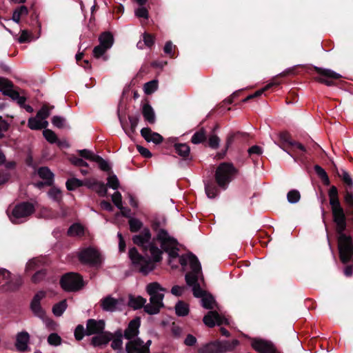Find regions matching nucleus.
Listing matches in <instances>:
<instances>
[{
    "instance_id": "nucleus-50",
    "label": "nucleus",
    "mask_w": 353,
    "mask_h": 353,
    "mask_svg": "<svg viewBox=\"0 0 353 353\" xmlns=\"http://www.w3.org/2000/svg\"><path fill=\"white\" fill-rule=\"evenodd\" d=\"M93 190H94L100 196L104 197L107 196V186L103 182L98 181Z\"/></svg>"
},
{
    "instance_id": "nucleus-45",
    "label": "nucleus",
    "mask_w": 353,
    "mask_h": 353,
    "mask_svg": "<svg viewBox=\"0 0 353 353\" xmlns=\"http://www.w3.org/2000/svg\"><path fill=\"white\" fill-rule=\"evenodd\" d=\"M207 140L208 145L212 149H217L219 147L221 139L216 134L210 133Z\"/></svg>"
},
{
    "instance_id": "nucleus-33",
    "label": "nucleus",
    "mask_w": 353,
    "mask_h": 353,
    "mask_svg": "<svg viewBox=\"0 0 353 353\" xmlns=\"http://www.w3.org/2000/svg\"><path fill=\"white\" fill-rule=\"evenodd\" d=\"M189 264L191 272L202 274L201 265L197 256L191 252H189Z\"/></svg>"
},
{
    "instance_id": "nucleus-36",
    "label": "nucleus",
    "mask_w": 353,
    "mask_h": 353,
    "mask_svg": "<svg viewBox=\"0 0 353 353\" xmlns=\"http://www.w3.org/2000/svg\"><path fill=\"white\" fill-rule=\"evenodd\" d=\"M217 317H219V313L216 311H210L204 316L203 321L208 327H213L216 325V318Z\"/></svg>"
},
{
    "instance_id": "nucleus-21",
    "label": "nucleus",
    "mask_w": 353,
    "mask_h": 353,
    "mask_svg": "<svg viewBox=\"0 0 353 353\" xmlns=\"http://www.w3.org/2000/svg\"><path fill=\"white\" fill-rule=\"evenodd\" d=\"M250 134L247 132L237 131L230 132L227 135L225 142L227 146L230 147L234 143H243L248 141Z\"/></svg>"
},
{
    "instance_id": "nucleus-55",
    "label": "nucleus",
    "mask_w": 353,
    "mask_h": 353,
    "mask_svg": "<svg viewBox=\"0 0 353 353\" xmlns=\"http://www.w3.org/2000/svg\"><path fill=\"white\" fill-rule=\"evenodd\" d=\"M69 160L72 164L78 167H85L88 168V163L83 160V159L77 157L76 156H72L69 158Z\"/></svg>"
},
{
    "instance_id": "nucleus-20",
    "label": "nucleus",
    "mask_w": 353,
    "mask_h": 353,
    "mask_svg": "<svg viewBox=\"0 0 353 353\" xmlns=\"http://www.w3.org/2000/svg\"><path fill=\"white\" fill-rule=\"evenodd\" d=\"M344 202L346 205L347 212L345 213L346 216V224L347 221L350 223V226L353 230V193L348 190H346L344 196ZM343 210H345L343 209ZM345 212V211H344Z\"/></svg>"
},
{
    "instance_id": "nucleus-4",
    "label": "nucleus",
    "mask_w": 353,
    "mask_h": 353,
    "mask_svg": "<svg viewBox=\"0 0 353 353\" xmlns=\"http://www.w3.org/2000/svg\"><path fill=\"white\" fill-rule=\"evenodd\" d=\"M180 243L176 239L167 234L165 231H161L156 236V264L161 262L163 253L168 254V265L172 269H177L179 265L174 264L173 261L179 256Z\"/></svg>"
},
{
    "instance_id": "nucleus-18",
    "label": "nucleus",
    "mask_w": 353,
    "mask_h": 353,
    "mask_svg": "<svg viewBox=\"0 0 353 353\" xmlns=\"http://www.w3.org/2000/svg\"><path fill=\"white\" fill-rule=\"evenodd\" d=\"M105 321L103 320H95L89 319L86 321V335L91 336L99 334L104 332Z\"/></svg>"
},
{
    "instance_id": "nucleus-64",
    "label": "nucleus",
    "mask_w": 353,
    "mask_h": 353,
    "mask_svg": "<svg viewBox=\"0 0 353 353\" xmlns=\"http://www.w3.org/2000/svg\"><path fill=\"white\" fill-rule=\"evenodd\" d=\"M193 295L196 298H203L205 294V291L201 289L199 283L192 287Z\"/></svg>"
},
{
    "instance_id": "nucleus-22",
    "label": "nucleus",
    "mask_w": 353,
    "mask_h": 353,
    "mask_svg": "<svg viewBox=\"0 0 353 353\" xmlns=\"http://www.w3.org/2000/svg\"><path fill=\"white\" fill-rule=\"evenodd\" d=\"M30 334L26 331L19 332L16 336L15 346L18 351L24 352L28 349Z\"/></svg>"
},
{
    "instance_id": "nucleus-30",
    "label": "nucleus",
    "mask_w": 353,
    "mask_h": 353,
    "mask_svg": "<svg viewBox=\"0 0 353 353\" xmlns=\"http://www.w3.org/2000/svg\"><path fill=\"white\" fill-rule=\"evenodd\" d=\"M112 334H113V338L111 340V341H112V343H111V347L114 350L122 349V345H123V339H122L123 337L122 330L118 329L117 330H116L114 332V333H112Z\"/></svg>"
},
{
    "instance_id": "nucleus-58",
    "label": "nucleus",
    "mask_w": 353,
    "mask_h": 353,
    "mask_svg": "<svg viewBox=\"0 0 353 353\" xmlns=\"http://www.w3.org/2000/svg\"><path fill=\"white\" fill-rule=\"evenodd\" d=\"M108 49L101 44L95 46L93 49V56L96 59H99L107 52Z\"/></svg>"
},
{
    "instance_id": "nucleus-38",
    "label": "nucleus",
    "mask_w": 353,
    "mask_h": 353,
    "mask_svg": "<svg viewBox=\"0 0 353 353\" xmlns=\"http://www.w3.org/2000/svg\"><path fill=\"white\" fill-rule=\"evenodd\" d=\"M49 196L56 201L59 205L62 203V193L60 189L52 186L48 192Z\"/></svg>"
},
{
    "instance_id": "nucleus-27",
    "label": "nucleus",
    "mask_w": 353,
    "mask_h": 353,
    "mask_svg": "<svg viewBox=\"0 0 353 353\" xmlns=\"http://www.w3.org/2000/svg\"><path fill=\"white\" fill-rule=\"evenodd\" d=\"M154 43V37L147 32H145L142 35V39H141L137 44V46L139 49L150 48Z\"/></svg>"
},
{
    "instance_id": "nucleus-29",
    "label": "nucleus",
    "mask_w": 353,
    "mask_h": 353,
    "mask_svg": "<svg viewBox=\"0 0 353 353\" xmlns=\"http://www.w3.org/2000/svg\"><path fill=\"white\" fill-rule=\"evenodd\" d=\"M128 305L134 310H138L144 306L146 299L141 296H134L132 294L129 295Z\"/></svg>"
},
{
    "instance_id": "nucleus-26",
    "label": "nucleus",
    "mask_w": 353,
    "mask_h": 353,
    "mask_svg": "<svg viewBox=\"0 0 353 353\" xmlns=\"http://www.w3.org/2000/svg\"><path fill=\"white\" fill-rule=\"evenodd\" d=\"M143 103L141 112L144 119L153 123L154 122V112L152 107L149 104V101L145 99Z\"/></svg>"
},
{
    "instance_id": "nucleus-49",
    "label": "nucleus",
    "mask_w": 353,
    "mask_h": 353,
    "mask_svg": "<svg viewBox=\"0 0 353 353\" xmlns=\"http://www.w3.org/2000/svg\"><path fill=\"white\" fill-rule=\"evenodd\" d=\"M141 134L148 142L154 143V133L152 132L150 128H142L141 130Z\"/></svg>"
},
{
    "instance_id": "nucleus-59",
    "label": "nucleus",
    "mask_w": 353,
    "mask_h": 353,
    "mask_svg": "<svg viewBox=\"0 0 353 353\" xmlns=\"http://www.w3.org/2000/svg\"><path fill=\"white\" fill-rule=\"evenodd\" d=\"M48 343L51 345H59L61 343V338L57 333H51L48 337Z\"/></svg>"
},
{
    "instance_id": "nucleus-15",
    "label": "nucleus",
    "mask_w": 353,
    "mask_h": 353,
    "mask_svg": "<svg viewBox=\"0 0 353 353\" xmlns=\"http://www.w3.org/2000/svg\"><path fill=\"white\" fill-rule=\"evenodd\" d=\"M123 304V299H115L108 295L100 301V306L103 311L114 312L118 309V306Z\"/></svg>"
},
{
    "instance_id": "nucleus-6",
    "label": "nucleus",
    "mask_w": 353,
    "mask_h": 353,
    "mask_svg": "<svg viewBox=\"0 0 353 353\" xmlns=\"http://www.w3.org/2000/svg\"><path fill=\"white\" fill-rule=\"evenodd\" d=\"M239 341L236 339L232 341H214L205 343L199 348L200 353H224L232 351Z\"/></svg>"
},
{
    "instance_id": "nucleus-25",
    "label": "nucleus",
    "mask_w": 353,
    "mask_h": 353,
    "mask_svg": "<svg viewBox=\"0 0 353 353\" xmlns=\"http://www.w3.org/2000/svg\"><path fill=\"white\" fill-rule=\"evenodd\" d=\"M147 292L150 295V304L145 305L144 310L149 314H154V282H152L147 286Z\"/></svg>"
},
{
    "instance_id": "nucleus-57",
    "label": "nucleus",
    "mask_w": 353,
    "mask_h": 353,
    "mask_svg": "<svg viewBox=\"0 0 353 353\" xmlns=\"http://www.w3.org/2000/svg\"><path fill=\"white\" fill-rule=\"evenodd\" d=\"M202 306L208 310H211L213 307V303H214V299L212 296H203L201 299Z\"/></svg>"
},
{
    "instance_id": "nucleus-46",
    "label": "nucleus",
    "mask_w": 353,
    "mask_h": 353,
    "mask_svg": "<svg viewBox=\"0 0 353 353\" xmlns=\"http://www.w3.org/2000/svg\"><path fill=\"white\" fill-rule=\"evenodd\" d=\"M43 135L45 139L50 143H54L58 141L57 134L52 130L46 129L43 131Z\"/></svg>"
},
{
    "instance_id": "nucleus-2",
    "label": "nucleus",
    "mask_w": 353,
    "mask_h": 353,
    "mask_svg": "<svg viewBox=\"0 0 353 353\" xmlns=\"http://www.w3.org/2000/svg\"><path fill=\"white\" fill-rule=\"evenodd\" d=\"M150 239V230L144 228L139 234L132 237L133 243L141 247L143 255L135 247L130 248L128 252L133 266L139 269V272L143 275L148 274L154 269V238L149 243Z\"/></svg>"
},
{
    "instance_id": "nucleus-8",
    "label": "nucleus",
    "mask_w": 353,
    "mask_h": 353,
    "mask_svg": "<svg viewBox=\"0 0 353 353\" xmlns=\"http://www.w3.org/2000/svg\"><path fill=\"white\" fill-rule=\"evenodd\" d=\"M77 256L81 263L88 265L92 268H99L102 264V257L100 252L92 247L82 249L79 252Z\"/></svg>"
},
{
    "instance_id": "nucleus-10",
    "label": "nucleus",
    "mask_w": 353,
    "mask_h": 353,
    "mask_svg": "<svg viewBox=\"0 0 353 353\" xmlns=\"http://www.w3.org/2000/svg\"><path fill=\"white\" fill-rule=\"evenodd\" d=\"M279 141L281 142L280 147L290 154L291 150H295L298 149L303 152H306L305 147L299 142L293 141L291 138V135L288 132H281L279 134Z\"/></svg>"
},
{
    "instance_id": "nucleus-48",
    "label": "nucleus",
    "mask_w": 353,
    "mask_h": 353,
    "mask_svg": "<svg viewBox=\"0 0 353 353\" xmlns=\"http://www.w3.org/2000/svg\"><path fill=\"white\" fill-rule=\"evenodd\" d=\"M287 199L288 202L291 203H296L301 199L300 192L296 190H292L288 192L287 194Z\"/></svg>"
},
{
    "instance_id": "nucleus-35",
    "label": "nucleus",
    "mask_w": 353,
    "mask_h": 353,
    "mask_svg": "<svg viewBox=\"0 0 353 353\" xmlns=\"http://www.w3.org/2000/svg\"><path fill=\"white\" fill-rule=\"evenodd\" d=\"M28 9L25 6L17 7L13 12L12 20L17 23L21 21V17L28 15Z\"/></svg>"
},
{
    "instance_id": "nucleus-43",
    "label": "nucleus",
    "mask_w": 353,
    "mask_h": 353,
    "mask_svg": "<svg viewBox=\"0 0 353 353\" xmlns=\"http://www.w3.org/2000/svg\"><path fill=\"white\" fill-rule=\"evenodd\" d=\"M94 162H96L98 164L99 168L101 170L108 172H111V166L108 163V161L103 159L99 155L95 157V158L94 159Z\"/></svg>"
},
{
    "instance_id": "nucleus-11",
    "label": "nucleus",
    "mask_w": 353,
    "mask_h": 353,
    "mask_svg": "<svg viewBox=\"0 0 353 353\" xmlns=\"http://www.w3.org/2000/svg\"><path fill=\"white\" fill-rule=\"evenodd\" d=\"M250 345L259 353H281L272 341L263 339L252 338Z\"/></svg>"
},
{
    "instance_id": "nucleus-1",
    "label": "nucleus",
    "mask_w": 353,
    "mask_h": 353,
    "mask_svg": "<svg viewBox=\"0 0 353 353\" xmlns=\"http://www.w3.org/2000/svg\"><path fill=\"white\" fill-rule=\"evenodd\" d=\"M328 196L332 220L335 224L336 232L338 235L339 259L345 265L343 271L344 274L346 276H351L353 274V240L352 236L346 233V216L341 204L338 189L336 186L332 185L330 188Z\"/></svg>"
},
{
    "instance_id": "nucleus-31",
    "label": "nucleus",
    "mask_w": 353,
    "mask_h": 353,
    "mask_svg": "<svg viewBox=\"0 0 353 353\" xmlns=\"http://www.w3.org/2000/svg\"><path fill=\"white\" fill-rule=\"evenodd\" d=\"M208 140V134L204 128H200L191 137V142L194 144L204 143Z\"/></svg>"
},
{
    "instance_id": "nucleus-37",
    "label": "nucleus",
    "mask_w": 353,
    "mask_h": 353,
    "mask_svg": "<svg viewBox=\"0 0 353 353\" xmlns=\"http://www.w3.org/2000/svg\"><path fill=\"white\" fill-rule=\"evenodd\" d=\"M67 234L70 236H81L84 234V228L80 223H73L69 227Z\"/></svg>"
},
{
    "instance_id": "nucleus-52",
    "label": "nucleus",
    "mask_w": 353,
    "mask_h": 353,
    "mask_svg": "<svg viewBox=\"0 0 353 353\" xmlns=\"http://www.w3.org/2000/svg\"><path fill=\"white\" fill-rule=\"evenodd\" d=\"M79 155L82 158H84L85 159L94 162V159L95 157H97V154H94L92 151L83 149V150H78Z\"/></svg>"
},
{
    "instance_id": "nucleus-9",
    "label": "nucleus",
    "mask_w": 353,
    "mask_h": 353,
    "mask_svg": "<svg viewBox=\"0 0 353 353\" xmlns=\"http://www.w3.org/2000/svg\"><path fill=\"white\" fill-rule=\"evenodd\" d=\"M309 70L311 73L315 72L319 75L314 77L315 81L327 86L335 85V81L341 78V74L330 69L311 66Z\"/></svg>"
},
{
    "instance_id": "nucleus-51",
    "label": "nucleus",
    "mask_w": 353,
    "mask_h": 353,
    "mask_svg": "<svg viewBox=\"0 0 353 353\" xmlns=\"http://www.w3.org/2000/svg\"><path fill=\"white\" fill-rule=\"evenodd\" d=\"M22 283V279L21 277H18L14 280H12L8 282L7 290H9L10 291H15L19 288Z\"/></svg>"
},
{
    "instance_id": "nucleus-60",
    "label": "nucleus",
    "mask_w": 353,
    "mask_h": 353,
    "mask_svg": "<svg viewBox=\"0 0 353 353\" xmlns=\"http://www.w3.org/2000/svg\"><path fill=\"white\" fill-rule=\"evenodd\" d=\"M52 123L58 128H63L65 126V119L60 116H54L52 118Z\"/></svg>"
},
{
    "instance_id": "nucleus-54",
    "label": "nucleus",
    "mask_w": 353,
    "mask_h": 353,
    "mask_svg": "<svg viewBox=\"0 0 353 353\" xmlns=\"http://www.w3.org/2000/svg\"><path fill=\"white\" fill-rule=\"evenodd\" d=\"M86 335V328L83 325H78L74 330V337L77 341H81Z\"/></svg>"
},
{
    "instance_id": "nucleus-14",
    "label": "nucleus",
    "mask_w": 353,
    "mask_h": 353,
    "mask_svg": "<svg viewBox=\"0 0 353 353\" xmlns=\"http://www.w3.org/2000/svg\"><path fill=\"white\" fill-rule=\"evenodd\" d=\"M46 296V292L45 291H39L34 294L30 303V309L34 314L42 319L46 316V312L41 306L40 302Z\"/></svg>"
},
{
    "instance_id": "nucleus-32",
    "label": "nucleus",
    "mask_w": 353,
    "mask_h": 353,
    "mask_svg": "<svg viewBox=\"0 0 353 353\" xmlns=\"http://www.w3.org/2000/svg\"><path fill=\"white\" fill-rule=\"evenodd\" d=\"M167 225V219L163 214H156V236L161 231H165L169 234L165 227Z\"/></svg>"
},
{
    "instance_id": "nucleus-44",
    "label": "nucleus",
    "mask_w": 353,
    "mask_h": 353,
    "mask_svg": "<svg viewBox=\"0 0 353 353\" xmlns=\"http://www.w3.org/2000/svg\"><path fill=\"white\" fill-rule=\"evenodd\" d=\"M128 119L130 124V130H127L123 125L122 126L126 134L130 136L131 134H134L135 132L136 128L139 123V118L137 116H129Z\"/></svg>"
},
{
    "instance_id": "nucleus-28",
    "label": "nucleus",
    "mask_w": 353,
    "mask_h": 353,
    "mask_svg": "<svg viewBox=\"0 0 353 353\" xmlns=\"http://www.w3.org/2000/svg\"><path fill=\"white\" fill-rule=\"evenodd\" d=\"M99 44L107 48L108 50L112 46L114 39L112 33L109 31H105L100 34L99 37Z\"/></svg>"
},
{
    "instance_id": "nucleus-23",
    "label": "nucleus",
    "mask_w": 353,
    "mask_h": 353,
    "mask_svg": "<svg viewBox=\"0 0 353 353\" xmlns=\"http://www.w3.org/2000/svg\"><path fill=\"white\" fill-rule=\"evenodd\" d=\"M113 338V334L110 332H103L91 339L90 344L94 347H100L107 345Z\"/></svg>"
},
{
    "instance_id": "nucleus-7",
    "label": "nucleus",
    "mask_w": 353,
    "mask_h": 353,
    "mask_svg": "<svg viewBox=\"0 0 353 353\" xmlns=\"http://www.w3.org/2000/svg\"><path fill=\"white\" fill-rule=\"evenodd\" d=\"M60 285L66 292H77L83 288L85 283L81 274L68 272L61 276Z\"/></svg>"
},
{
    "instance_id": "nucleus-34",
    "label": "nucleus",
    "mask_w": 353,
    "mask_h": 353,
    "mask_svg": "<svg viewBox=\"0 0 353 353\" xmlns=\"http://www.w3.org/2000/svg\"><path fill=\"white\" fill-rule=\"evenodd\" d=\"M175 312L178 316H185L189 314V305L183 301H179L175 305Z\"/></svg>"
},
{
    "instance_id": "nucleus-63",
    "label": "nucleus",
    "mask_w": 353,
    "mask_h": 353,
    "mask_svg": "<svg viewBox=\"0 0 353 353\" xmlns=\"http://www.w3.org/2000/svg\"><path fill=\"white\" fill-rule=\"evenodd\" d=\"M112 201L117 208H121L122 207V196L119 192L117 191L112 194Z\"/></svg>"
},
{
    "instance_id": "nucleus-62",
    "label": "nucleus",
    "mask_w": 353,
    "mask_h": 353,
    "mask_svg": "<svg viewBox=\"0 0 353 353\" xmlns=\"http://www.w3.org/2000/svg\"><path fill=\"white\" fill-rule=\"evenodd\" d=\"M31 34L27 30L21 31V35L18 38V41L20 43H24L30 41Z\"/></svg>"
},
{
    "instance_id": "nucleus-17",
    "label": "nucleus",
    "mask_w": 353,
    "mask_h": 353,
    "mask_svg": "<svg viewBox=\"0 0 353 353\" xmlns=\"http://www.w3.org/2000/svg\"><path fill=\"white\" fill-rule=\"evenodd\" d=\"M143 341L137 338L133 341H130L126 343L125 350L127 353H150L149 347L143 345Z\"/></svg>"
},
{
    "instance_id": "nucleus-40",
    "label": "nucleus",
    "mask_w": 353,
    "mask_h": 353,
    "mask_svg": "<svg viewBox=\"0 0 353 353\" xmlns=\"http://www.w3.org/2000/svg\"><path fill=\"white\" fill-rule=\"evenodd\" d=\"M67 308L66 300H62L59 303L54 305L52 307V312L57 316H60L63 314Z\"/></svg>"
},
{
    "instance_id": "nucleus-3",
    "label": "nucleus",
    "mask_w": 353,
    "mask_h": 353,
    "mask_svg": "<svg viewBox=\"0 0 353 353\" xmlns=\"http://www.w3.org/2000/svg\"><path fill=\"white\" fill-rule=\"evenodd\" d=\"M239 170L230 162H222L216 168L214 176L203 180L205 192L210 199L216 198L221 190L228 189L229 184L236 178Z\"/></svg>"
},
{
    "instance_id": "nucleus-53",
    "label": "nucleus",
    "mask_w": 353,
    "mask_h": 353,
    "mask_svg": "<svg viewBox=\"0 0 353 353\" xmlns=\"http://www.w3.org/2000/svg\"><path fill=\"white\" fill-rule=\"evenodd\" d=\"M50 114L48 105H43L37 112L36 117L41 120L46 119Z\"/></svg>"
},
{
    "instance_id": "nucleus-61",
    "label": "nucleus",
    "mask_w": 353,
    "mask_h": 353,
    "mask_svg": "<svg viewBox=\"0 0 353 353\" xmlns=\"http://www.w3.org/2000/svg\"><path fill=\"white\" fill-rule=\"evenodd\" d=\"M37 119L38 118H37V117H30L28 119V126L29 128H30L31 130H41V127H39L40 125L41 121H39Z\"/></svg>"
},
{
    "instance_id": "nucleus-24",
    "label": "nucleus",
    "mask_w": 353,
    "mask_h": 353,
    "mask_svg": "<svg viewBox=\"0 0 353 353\" xmlns=\"http://www.w3.org/2000/svg\"><path fill=\"white\" fill-rule=\"evenodd\" d=\"M37 174L41 179L46 181V186H52L54 183V174L51 172L48 167H40L38 169Z\"/></svg>"
},
{
    "instance_id": "nucleus-12",
    "label": "nucleus",
    "mask_w": 353,
    "mask_h": 353,
    "mask_svg": "<svg viewBox=\"0 0 353 353\" xmlns=\"http://www.w3.org/2000/svg\"><path fill=\"white\" fill-rule=\"evenodd\" d=\"M41 261L35 258L33 259L27 263L26 270H35L36 272L32 276V281L34 283H39L43 281L47 275V270L41 267Z\"/></svg>"
},
{
    "instance_id": "nucleus-39",
    "label": "nucleus",
    "mask_w": 353,
    "mask_h": 353,
    "mask_svg": "<svg viewBox=\"0 0 353 353\" xmlns=\"http://www.w3.org/2000/svg\"><path fill=\"white\" fill-rule=\"evenodd\" d=\"M276 85H277L275 84V83H269V84H268L267 85H265L262 89H260V90L256 91L254 94H250L248 97H246L245 99H243L242 100V103H246L248 101H250V99H253L257 98V97H260L263 92H265V91L269 90L270 88H272V86H276Z\"/></svg>"
},
{
    "instance_id": "nucleus-41",
    "label": "nucleus",
    "mask_w": 353,
    "mask_h": 353,
    "mask_svg": "<svg viewBox=\"0 0 353 353\" xmlns=\"http://www.w3.org/2000/svg\"><path fill=\"white\" fill-rule=\"evenodd\" d=\"M83 181L77 178L68 179L65 183L66 188L70 191H73L76 188L83 186Z\"/></svg>"
},
{
    "instance_id": "nucleus-42",
    "label": "nucleus",
    "mask_w": 353,
    "mask_h": 353,
    "mask_svg": "<svg viewBox=\"0 0 353 353\" xmlns=\"http://www.w3.org/2000/svg\"><path fill=\"white\" fill-rule=\"evenodd\" d=\"M199 274H201L200 273H194L192 272H189L186 273L185 275V282H186L187 285L189 286L193 287V286L196 285V284H199L198 279H199Z\"/></svg>"
},
{
    "instance_id": "nucleus-56",
    "label": "nucleus",
    "mask_w": 353,
    "mask_h": 353,
    "mask_svg": "<svg viewBox=\"0 0 353 353\" xmlns=\"http://www.w3.org/2000/svg\"><path fill=\"white\" fill-rule=\"evenodd\" d=\"M107 180V186L112 188L113 190H117L119 188V181L117 176L115 174L110 175Z\"/></svg>"
},
{
    "instance_id": "nucleus-5",
    "label": "nucleus",
    "mask_w": 353,
    "mask_h": 353,
    "mask_svg": "<svg viewBox=\"0 0 353 353\" xmlns=\"http://www.w3.org/2000/svg\"><path fill=\"white\" fill-rule=\"evenodd\" d=\"M34 212L35 206L32 203L22 201L14 206L9 218L14 224H20L26 221Z\"/></svg>"
},
{
    "instance_id": "nucleus-19",
    "label": "nucleus",
    "mask_w": 353,
    "mask_h": 353,
    "mask_svg": "<svg viewBox=\"0 0 353 353\" xmlns=\"http://www.w3.org/2000/svg\"><path fill=\"white\" fill-rule=\"evenodd\" d=\"M141 325V319L140 317H135L132 320H131L127 328L125 330L123 335L125 339L132 341V339L137 336L139 333V327Z\"/></svg>"
},
{
    "instance_id": "nucleus-13",
    "label": "nucleus",
    "mask_w": 353,
    "mask_h": 353,
    "mask_svg": "<svg viewBox=\"0 0 353 353\" xmlns=\"http://www.w3.org/2000/svg\"><path fill=\"white\" fill-rule=\"evenodd\" d=\"M175 139L172 140L169 139L164 143V146L169 149L170 147L173 146L175 152L183 158V161L179 162V164L181 165L183 163V161H190L192 160V157H190V146L186 143H174Z\"/></svg>"
},
{
    "instance_id": "nucleus-47",
    "label": "nucleus",
    "mask_w": 353,
    "mask_h": 353,
    "mask_svg": "<svg viewBox=\"0 0 353 353\" xmlns=\"http://www.w3.org/2000/svg\"><path fill=\"white\" fill-rule=\"evenodd\" d=\"M129 225L132 232H137L142 228L143 223L139 219L131 217L129 219Z\"/></svg>"
},
{
    "instance_id": "nucleus-16",
    "label": "nucleus",
    "mask_w": 353,
    "mask_h": 353,
    "mask_svg": "<svg viewBox=\"0 0 353 353\" xmlns=\"http://www.w3.org/2000/svg\"><path fill=\"white\" fill-rule=\"evenodd\" d=\"M14 84L10 80L4 78H0V91L3 94L11 98L13 101H16L20 96L19 92L13 89Z\"/></svg>"
}]
</instances>
